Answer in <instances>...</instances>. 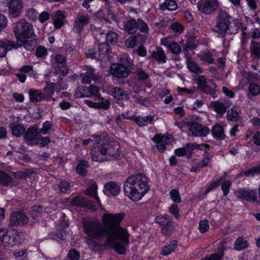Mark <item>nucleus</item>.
I'll return each mask as SVG.
<instances>
[{"instance_id":"obj_1","label":"nucleus","mask_w":260,"mask_h":260,"mask_svg":"<svg viewBox=\"0 0 260 260\" xmlns=\"http://www.w3.org/2000/svg\"><path fill=\"white\" fill-rule=\"evenodd\" d=\"M124 216L123 213H105L102 217L105 228L98 222H87L84 224L85 232L89 237L99 238L103 237L108 230H112L107 234V245L117 253L124 254L129 243V234L127 230L119 224Z\"/></svg>"},{"instance_id":"obj_2","label":"nucleus","mask_w":260,"mask_h":260,"mask_svg":"<svg viewBox=\"0 0 260 260\" xmlns=\"http://www.w3.org/2000/svg\"><path fill=\"white\" fill-rule=\"evenodd\" d=\"M150 189L147 177L141 174L129 177L124 185L125 194L131 200H141Z\"/></svg>"},{"instance_id":"obj_3","label":"nucleus","mask_w":260,"mask_h":260,"mask_svg":"<svg viewBox=\"0 0 260 260\" xmlns=\"http://www.w3.org/2000/svg\"><path fill=\"white\" fill-rule=\"evenodd\" d=\"M14 32L18 45L26 49L33 50L36 46L32 25L24 19H20L15 23Z\"/></svg>"},{"instance_id":"obj_4","label":"nucleus","mask_w":260,"mask_h":260,"mask_svg":"<svg viewBox=\"0 0 260 260\" xmlns=\"http://www.w3.org/2000/svg\"><path fill=\"white\" fill-rule=\"evenodd\" d=\"M231 17L225 10H219L217 16L215 31L221 37L226 34L234 35L240 28V23L238 20H231Z\"/></svg>"},{"instance_id":"obj_5","label":"nucleus","mask_w":260,"mask_h":260,"mask_svg":"<svg viewBox=\"0 0 260 260\" xmlns=\"http://www.w3.org/2000/svg\"><path fill=\"white\" fill-rule=\"evenodd\" d=\"M120 145L117 142H113L110 144H105L103 140L102 145L98 146L97 148H94L91 151L92 159L94 161H102L105 158L104 155L111 156L114 158H119L121 156Z\"/></svg>"},{"instance_id":"obj_6","label":"nucleus","mask_w":260,"mask_h":260,"mask_svg":"<svg viewBox=\"0 0 260 260\" xmlns=\"http://www.w3.org/2000/svg\"><path fill=\"white\" fill-rule=\"evenodd\" d=\"M19 235L17 231L0 229V242L4 246L13 247L19 243Z\"/></svg>"},{"instance_id":"obj_7","label":"nucleus","mask_w":260,"mask_h":260,"mask_svg":"<svg viewBox=\"0 0 260 260\" xmlns=\"http://www.w3.org/2000/svg\"><path fill=\"white\" fill-rule=\"evenodd\" d=\"M199 88L203 92L214 95L217 91L216 86L213 80L207 79L204 76H199L195 79Z\"/></svg>"},{"instance_id":"obj_8","label":"nucleus","mask_w":260,"mask_h":260,"mask_svg":"<svg viewBox=\"0 0 260 260\" xmlns=\"http://www.w3.org/2000/svg\"><path fill=\"white\" fill-rule=\"evenodd\" d=\"M187 127L188 129V135L189 136L205 137L210 132L208 127L197 123H188Z\"/></svg>"},{"instance_id":"obj_9","label":"nucleus","mask_w":260,"mask_h":260,"mask_svg":"<svg viewBox=\"0 0 260 260\" xmlns=\"http://www.w3.org/2000/svg\"><path fill=\"white\" fill-rule=\"evenodd\" d=\"M218 6V0H200L198 4L199 10L205 14H210L213 12Z\"/></svg>"},{"instance_id":"obj_10","label":"nucleus","mask_w":260,"mask_h":260,"mask_svg":"<svg viewBox=\"0 0 260 260\" xmlns=\"http://www.w3.org/2000/svg\"><path fill=\"white\" fill-rule=\"evenodd\" d=\"M235 194L236 197L249 202L259 201L255 190L239 188L235 191Z\"/></svg>"},{"instance_id":"obj_11","label":"nucleus","mask_w":260,"mask_h":260,"mask_svg":"<svg viewBox=\"0 0 260 260\" xmlns=\"http://www.w3.org/2000/svg\"><path fill=\"white\" fill-rule=\"evenodd\" d=\"M110 72L111 75L117 78H126L129 73L127 67L122 63L112 64Z\"/></svg>"},{"instance_id":"obj_12","label":"nucleus","mask_w":260,"mask_h":260,"mask_svg":"<svg viewBox=\"0 0 260 260\" xmlns=\"http://www.w3.org/2000/svg\"><path fill=\"white\" fill-rule=\"evenodd\" d=\"M152 140L155 143L157 149L162 152L166 149V145L172 141L173 137L169 135L156 134Z\"/></svg>"},{"instance_id":"obj_13","label":"nucleus","mask_w":260,"mask_h":260,"mask_svg":"<svg viewBox=\"0 0 260 260\" xmlns=\"http://www.w3.org/2000/svg\"><path fill=\"white\" fill-rule=\"evenodd\" d=\"M75 95L78 98L83 96L90 97L91 96H96L99 98V89L94 85H90L88 88H78L75 91Z\"/></svg>"},{"instance_id":"obj_14","label":"nucleus","mask_w":260,"mask_h":260,"mask_svg":"<svg viewBox=\"0 0 260 260\" xmlns=\"http://www.w3.org/2000/svg\"><path fill=\"white\" fill-rule=\"evenodd\" d=\"M7 6L11 17L17 18L20 16L22 9V3L21 0H9Z\"/></svg>"},{"instance_id":"obj_15","label":"nucleus","mask_w":260,"mask_h":260,"mask_svg":"<svg viewBox=\"0 0 260 260\" xmlns=\"http://www.w3.org/2000/svg\"><path fill=\"white\" fill-rule=\"evenodd\" d=\"M90 21V18L87 15L78 16L75 20L73 28V31L77 34L80 33L84 27L88 24Z\"/></svg>"},{"instance_id":"obj_16","label":"nucleus","mask_w":260,"mask_h":260,"mask_svg":"<svg viewBox=\"0 0 260 260\" xmlns=\"http://www.w3.org/2000/svg\"><path fill=\"white\" fill-rule=\"evenodd\" d=\"M67 15L63 11H56L52 14L51 18L56 29L60 28L65 23V19Z\"/></svg>"},{"instance_id":"obj_17","label":"nucleus","mask_w":260,"mask_h":260,"mask_svg":"<svg viewBox=\"0 0 260 260\" xmlns=\"http://www.w3.org/2000/svg\"><path fill=\"white\" fill-rule=\"evenodd\" d=\"M28 220L27 217L21 212H13L11 216L10 222L14 225L26 224Z\"/></svg>"},{"instance_id":"obj_18","label":"nucleus","mask_w":260,"mask_h":260,"mask_svg":"<svg viewBox=\"0 0 260 260\" xmlns=\"http://www.w3.org/2000/svg\"><path fill=\"white\" fill-rule=\"evenodd\" d=\"M150 57L159 63H164L167 61V56L163 49L160 47H156L151 53Z\"/></svg>"},{"instance_id":"obj_19","label":"nucleus","mask_w":260,"mask_h":260,"mask_svg":"<svg viewBox=\"0 0 260 260\" xmlns=\"http://www.w3.org/2000/svg\"><path fill=\"white\" fill-rule=\"evenodd\" d=\"M105 193L113 196H117L120 191V185L114 182H109L105 185Z\"/></svg>"},{"instance_id":"obj_20","label":"nucleus","mask_w":260,"mask_h":260,"mask_svg":"<svg viewBox=\"0 0 260 260\" xmlns=\"http://www.w3.org/2000/svg\"><path fill=\"white\" fill-rule=\"evenodd\" d=\"M38 129L36 127H31L27 129V131L25 136V139L29 145H35L38 138Z\"/></svg>"},{"instance_id":"obj_21","label":"nucleus","mask_w":260,"mask_h":260,"mask_svg":"<svg viewBox=\"0 0 260 260\" xmlns=\"http://www.w3.org/2000/svg\"><path fill=\"white\" fill-rule=\"evenodd\" d=\"M224 126L225 124L223 122H220L215 124L211 129L213 137L220 139H223L224 137Z\"/></svg>"},{"instance_id":"obj_22","label":"nucleus","mask_w":260,"mask_h":260,"mask_svg":"<svg viewBox=\"0 0 260 260\" xmlns=\"http://www.w3.org/2000/svg\"><path fill=\"white\" fill-rule=\"evenodd\" d=\"M97 184L93 181H91L89 186L87 188V190H86V193L87 195L94 199L98 205L99 207H101L102 204L101 201L97 195Z\"/></svg>"},{"instance_id":"obj_23","label":"nucleus","mask_w":260,"mask_h":260,"mask_svg":"<svg viewBox=\"0 0 260 260\" xmlns=\"http://www.w3.org/2000/svg\"><path fill=\"white\" fill-rule=\"evenodd\" d=\"M18 46L15 45L13 42L7 41H0V57L5 56L7 52L13 48H17Z\"/></svg>"},{"instance_id":"obj_24","label":"nucleus","mask_w":260,"mask_h":260,"mask_svg":"<svg viewBox=\"0 0 260 260\" xmlns=\"http://www.w3.org/2000/svg\"><path fill=\"white\" fill-rule=\"evenodd\" d=\"M249 247L248 241L242 237H239L235 241L234 249L237 251H242Z\"/></svg>"},{"instance_id":"obj_25","label":"nucleus","mask_w":260,"mask_h":260,"mask_svg":"<svg viewBox=\"0 0 260 260\" xmlns=\"http://www.w3.org/2000/svg\"><path fill=\"white\" fill-rule=\"evenodd\" d=\"M159 8L162 11H174L177 9L178 5L175 0H166L159 5Z\"/></svg>"},{"instance_id":"obj_26","label":"nucleus","mask_w":260,"mask_h":260,"mask_svg":"<svg viewBox=\"0 0 260 260\" xmlns=\"http://www.w3.org/2000/svg\"><path fill=\"white\" fill-rule=\"evenodd\" d=\"M260 94V85L255 82H250L248 87L247 95L255 96Z\"/></svg>"},{"instance_id":"obj_27","label":"nucleus","mask_w":260,"mask_h":260,"mask_svg":"<svg viewBox=\"0 0 260 260\" xmlns=\"http://www.w3.org/2000/svg\"><path fill=\"white\" fill-rule=\"evenodd\" d=\"M12 133L14 136L20 137L25 132V128L21 125L12 124L10 126Z\"/></svg>"},{"instance_id":"obj_28","label":"nucleus","mask_w":260,"mask_h":260,"mask_svg":"<svg viewBox=\"0 0 260 260\" xmlns=\"http://www.w3.org/2000/svg\"><path fill=\"white\" fill-rule=\"evenodd\" d=\"M187 68L193 73H201L203 72L202 70L194 61L192 60L190 58L187 57L186 60Z\"/></svg>"},{"instance_id":"obj_29","label":"nucleus","mask_w":260,"mask_h":260,"mask_svg":"<svg viewBox=\"0 0 260 260\" xmlns=\"http://www.w3.org/2000/svg\"><path fill=\"white\" fill-rule=\"evenodd\" d=\"M30 102H37L42 99V93L40 90L30 89L29 91Z\"/></svg>"},{"instance_id":"obj_30","label":"nucleus","mask_w":260,"mask_h":260,"mask_svg":"<svg viewBox=\"0 0 260 260\" xmlns=\"http://www.w3.org/2000/svg\"><path fill=\"white\" fill-rule=\"evenodd\" d=\"M90 142H92L94 145L96 143V146H95L94 148H97L98 146L100 147L101 145L103 144V139H101V137L97 136H93L92 137L88 140H85L83 141V144L84 146L87 145Z\"/></svg>"},{"instance_id":"obj_31","label":"nucleus","mask_w":260,"mask_h":260,"mask_svg":"<svg viewBox=\"0 0 260 260\" xmlns=\"http://www.w3.org/2000/svg\"><path fill=\"white\" fill-rule=\"evenodd\" d=\"M153 120V117L149 115L144 117H137L135 118L136 122L140 126H144L151 123Z\"/></svg>"},{"instance_id":"obj_32","label":"nucleus","mask_w":260,"mask_h":260,"mask_svg":"<svg viewBox=\"0 0 260 260\" xmlns=\"http://www.w3.org/2000/svg\"><path fill=\"white\" fill-rule=\"evenodd\" d=\"M176 247L177 242L175 241H173L162 248L161 254L164 255H169L174 251Z\"/></svg>"},{"instance_id":"obj_33","label":"nucleus","mask_w":260,"mask_h":260,"mask_svg":"<svg viewBox=\"0 0 260 260\" xmlns=\"http://www.w3.org/2000/svg\"><path fill=\"white\" fill-rule=\"evenodd\" d=\"M239 109L234 108L229 110L228 112V119L230 121H236L239 118Z\"/></svg>"},{"instance_id":"obj_34","label":"nucleus","mask_w":260,"mask_h":260,"mask_svg":"<svg viewBox=\"0 0 260 260\" xmlns=\"http://www.w3.org/2000/svg\"><path fill=\"white\" fill-rule=\"evenodd\" d=\"M125 29L129 34L135 32L137 29V24L135 20L131 19L124 25Z\"/></svg>"},{"instance_id":"obj_35","label":"nucleus","mask_w":260,"mask_h":260,"mask_svg":"<svg viewBox=\"0 0 260 260\" xmlns=\"http://www.w3.org/2000/svg\"><path fill=\"white\" fill-rule=\"evenodd\" d=\"M199 56L203 63L209 64L212 62V54L208 51H204L200 53Z\"/></svg>"},{"instance_id":"obj_36","label":"nucleus","mask_w":260,"mask_h":260,"mask_svg":"<svg viewBox=\"0 0 260 260\" xmlns=\"http://www.w3.org/2000/svg\"><path fill=\"white\" fill-rule=\"evenodd\" d=\"M211 106L218 113H223L225 112L226 110V107L224 105L219 101L211 103Z\"/></svg>"},{"instance_id":"obj_37","label":"nucleus","mask_w":260,"mask_h":260,"mask_svg":"<svg viewBox=\"0 0 260 260\" xmlns=\"http://www.w3.org/2000/svg\"><path fill=\"white\" fill-rule=\"evenodd\" d=\"M111 94L117 100L123 99L124 98H126V96L124 95L123 91L119 87L114 88L111 91Z\"/></svg>"},{"instance_id":"obj_38","label":"nucleus","mask_w":260,"mask_h":260,"mask_svg":"<svg viewBox=\"0 0 260 260\" xmlns=\"http://www.w3.org/2000/svg\"><path fill=\"white\" fill-rule=\"evenodd\" d=\"M118 36L116 32L110 31L106 35V41L108 44L114 45L117 43Z\"/></svg>"},{"instance_id":"obj_39","label":"nucleus","mask_w":260,"mask_h":260,"mask_svg":"<svg viewBox=\"0 0 260 260\" xmlns=\"http://www.w3.org/2000/svg\"><path fill=\"white\" fill-rule=\"evenodd\" d=\"M88 167L87 162L84 160L80 161L76 167V171L80 175H84Z\"/></svg>"},{"instance_id":"obj_40","label":"nucleus","mask_w":260,"mask_h":260,"mask_svg":"<svg viewBox=\"0 0 260 260\" xmlns=\"http://www.w3.org/2000/svg\"><path fill=\"white\" fill-rule=\"evenodd\" d=\"M50 142V139L48 137H38L37 141L35 143V145H39L43 147L48 144Z\"/></svg>"},{"instance_id":"obj_41","label":"nucleus","mask_w":260,"mask_h":260,"mask_svg":"<svg viewBox=\"0 0 260 260\" xmlns=\"http://www.w3.org/2000/svg\"><path fill=\"white\" fill-rule=\"evenodd\" d=\"M251 50L252 55L256 58L260 57V44L253 42L251 43Z\"/></svg>"},{"instance_id":"obj_42","label":"nucleus","mask_w":260,"mask_h":260,"mask_svg":"<svg viewBox=\"0 0 260 260\" xmlns=\"http://www.w3.org/2000/svg\"><path fill=\"white\" fill-rule=\"evenodd\" d=\"M170 195L171 200L176 203H179L181 202V198L179 190L177 189H173L170 192Z\"/></svg>"},{"instance_id":"obj_43","label":"nucleus","mask_w":260,"mask_h":260,"mask_svg":"<svg viewBox=\"0 0 260 260\" xmlns=\"http://www.w3.org/2000/svg\"><path fill=\"white\" fill-rule=\"evenodd\" d=\"M12 180V178L5 173L0 171V184L10 185L11 184Z\"/></svg>"},{"instance_id":"obj_44","label":"nucleus","mask_w":260,"mask_h":260,"mask_svg":"<svg viewBox=\"0 0 260 260\" xmlns=\"http://www.w3.org/2000/svg\"><path fill=\"white\" fill-rule=\"evenodd\" d=\"M155 221L157 223L163 226L172 221L168 215H162L157 216L155 218Z\"/></svg>"},{"instance_id":"obj_45","label":"nucleus","mask_w":260,"mask_h":260,"mask_svg":"<svg viewBox=\"0 0 260 260\" xmlns=\"http://www.w3.org/2000/svg\"><path fill=\"white\" fill-rule=\"evenodd\" d=\"M28 254V250L27 249H20L18 251L13 253V255L16 259H22L26 257Z\"/></svg>"},{"instance_id":"obj_46","label":"nucleus","mask_w":260,"mask_h":260,"mask_svg":"<svg viewBox=\"0 0 260 260\" xmlns=\"http://www.w3.org/2000/svg\"><path fill=\"white\" fill-rule=\"evenodd\" d=\"M137 24V28H138L140 31L144 33L148 32L149 30L148 27L144 21L141 19H138Z\"/></svg>"},{"instance_id":"obj_47","label":"nucleus","mask_w":260,"mask_h":260,"mask_svg":"<svg viewBox=\"0 0 260 260\" xmlns=\"http://www.w3.org/2000/svg\"><path fill=\"white\" fill-rule=\"evenodd\" d=\"M168 49L170 50L173 53L176 54H179L181 52V47L175 42H173Z\"/></svg>"},{"instance_id":"obj_48","label":"nucleus","mask_w":260,"mask_h":260,"mask_svg":"<svg viewBox=\"0 0 260 260\" xmlns=\"http://www.w3.org/2000/svg\"><path fill=\"white\" fill-rule=\"evenodd\" d=\"M173 229L172 221L164 225L161 229V233L165 235H168L172 232Z\"/></svg>"},{"instance_id":"obj_49","label":"nucleus","mask_w":260,"mask_h":260,"mask_svg":"<svg viewBox=\"0 0 260 260\" xmlns=\"http://www.w3.org/2000/svg\"><path fill=\"white\" fill-rule=\"evenodd\" d=\"M26 15L29 19L34 21L37 19L38 13L35 9H30L26 11Z\"/></svg>"},{"instance_id":"obj_50","label":"nucleus","mask_w":260,"mask_h":260,"mask_svg":"<svg viewBox=\"0 0 260 260\" xmlns=\"http://www.w3.org/2000/svg\"><path fill=\"white\" fill-rule=\"evenodd\" d=\"M70 185L67 182H62L59 184V189L63 193H68L70 191Z\"/></svg>"},{"instance_id":"obj_51","label":"nucleus","mask_w":260,"mask_h":260,"mask_svg":"<svg viewBox=\"0 0 260 260\" xmlns=\"http://www.w3.org/2000/svg\"><path fill=\"white\" fill-rule=\"evenodd\" d=\"M171 29L175 32L178 33H182L184 30V27L183 25L178 23L174 22L171 25Z\"/></svg>"},{"instance_id":"obj_52","label":"nucleus","mask_w":260,"mask_h":260,"mask_svg":"<svg viewBox=\"0 0 260 260\" xmlns=\"http://www.w3.org/2000/svg\"><path fill=\"white\" fill-rule=\"evenodd\" d=\"M209 225L207 220H201L199 223V230L201 233H204L208 230Z\"/></svg>"},{"instance_id":"obj_53","label":"nucleus","mask_w":260,"mask_h":260,"mask_svg":"<svg viewBox=\"0 0 260 260\" xmlns=\"http://www.w3.org/2000/svg\"><path fill=\"white\" fill-rule=\"evenodd\" d=\"M173 42L172 37H167L160 40V44L168 48Z\"/></svg>"},{"instance_id":"obj_54","label":"nucleus","mask_w":260,"mask_h":260,"mask_svg":"<svg viewBox=\"0 0 260 260\" xmlns=\"http://www.w3.org/2000/svg\"><path fill=\"white\" fill-rule=\"evenodd\" d=\"M29 175V173L27 171L17 172L14 173L15 178L17 179H26Z\"/></svg>"},{"instance_id":"obj_55","label":"nucleus","mask_w":260,"mask_h":260,"mask_svg":"<svg viewBox=\"0 0 260 260\" xmlns=\"http://www.w3.org/2000/svg\"><path fill=\"white\" fill-rule=\"evenodd\" d=\"M97 109H107L110 107V102L107 100L102 99V101L97 103Z\"/></svg>"},{"instance_id":"obj_56","label":"nucleus","mask_w":260,"mask_h":260,"mask_svg":"<svg viewBox=\"0 0 260 260\" xmlns=\"http://www.w3.org/2000/svg\"><path fill=\"white\" fill-rule=\"evenodd\" d=\"M36 55L39 57H43L46 56V49L43 46H39L36 50Z\"/></svg>"},{"instance_id":"obj_57","label":"nucleus","mask_w":260,"mask_h":260,"mask_svg":"<svg viewBox=\"0 0 260 260\" xmlns=\"http://www.w3.org/2000/svg\"><path fill=\"white\" fill-rule=\"evenodd\" d=\"M169 212L172 214L176 218H179V209L176 205H172L169 209Z\"/></svg>"},{"instance_id":"obj_58","label":"nucleus","mask_w":260,"mask_h":260,"mask_svg":"<svg viewBox=\"0 0 260 260\" xmlns=\"http://www.w3.org/2000/svg\"><path fill=\"white\" fill-rule=\"evenodd\" d=\"M223 249L222 248L219 253H214L211 254L208 256L210 260H221L223 256Z\"/></svg>"},{"instance_id":"obj_59","label":"nucleus","mask_w":260,"mask_h":260,"mask_svg":"<svg viewBox=\"0 0 260 260\" xmlns=\"http://www.w3.org/2000/svg\"><path fill=\"white\" fill-rule=\"evenodd\" d=\"M137 38L135 36L129 37L125 42V45L129 48H133L136 43Z\"/></svg>"},{"instance_id":"obj_60","label":"nucleus","mask_w":260,"mask_h":260,"mask_svg":"<svg viewBox=\"0 0 260 260\" xmlns=\"http://www.w3.org/2000/svg\"><path fill=\"white\" fill-rule=\"evenodd\" d=\"M109 46L107 44L102 43L99 46V50L100 53L102 55H105L108 53Z\"/></svg>"},{"instance_id":"obj_61","label":"nucleus","mask_w":260,"mask_h":260,"mask_svg":"<svg viewBox=\"0 0 260 260\" xmlns=\"http://www.w3.org/2000/svg\"><path fill=\"white\" fill-rule=\"evenodd\" d=\"M51 127V123L49 121H46L41 129V132L42 134L45 135L48 133Z\"/></svg>"},{"instance_id":"obj_62","label":"nucleus","mask_w":260,"mask_h":260,"mask_svg":"<svg viewBox=\"0 0 260 260\" xmlns=\"http://www.w3.org/2000/svg\"><path fill=\"white\" fill-rule=\"evenodd\" d=\"M231 185V183L229 181H224L222 183L221 188L224 196L228 194Z\"/></svg>"},{"instance_id":"obj_63","label":"nucleus","mask_w":260,"mask_h":260,"mask_svg":"<svg viewBox=\"0 0 260 260\" xmlns=\"http://www.w3.org/2000/svg\"><path fill=\"white\" fill-rule=\"evenodd\" d=\"M68 256L71 260H78L79 258V253L75 249L69 251Z\"/></svg>"},{"instance_id":"obj_64","label":"nucleus","mask_w":260,"mask_h":260,"mask_svg":"<svg viewBox=\"0 0 260 260\" xmlns=\"http://www.w3.org/2000/svg\"><path fill=\"white\" fill-rule=\"evenodd\" d=\"M260 173V165L257 167H254L246 173V175L248 177L253 176L255 174Z\"/></svg>"}]
</instances>
